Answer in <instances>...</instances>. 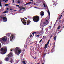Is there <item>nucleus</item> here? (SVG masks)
Masks as SVG:
<instances>
[{
	"label": "nucleus",
	"mask_w": 64,
	"mask_h": 64,
	"mask_svg": "<svg viewBox=\"0 0 64 64\" xmlns=\"http://www.w3.org/2000/svg\"><path fill=\"white\" fill-rule=\"evenodd\" d=\"M15 53L16 55H18L21 53L22 50L21 49L18 47H16L14 49Z\"/></svg>",
	"instance_id": "nucleus-1"
},
{
	"label": "nucleus",
	"mask_w": 64,
	"mask_h": 64,
	"mask_svg": "<svg viewBox=\"0 0 64 64\" xmlns=\"http://www.w3.org/2000/svg\"><path fill=\"white\" fill-rule=\"evenodd\" d=\"M0 51H1V52H0V54H5L7 52V47H4V48H2L1 50H0Z\"/></svg>",
	"instance_id": "nucleus-2"
},
{
	"label": "nucleus",
	"mask_w": 64,
	"mask_h": 64,
	"mask_svg": "<svg viewBox=\"0 0 64 64\" xmlns=\"http://www.w3.org/2000/svg\"><path fill=\"white\" fill-rule=\"evenodd\" d=\"M13 54L12 52H10L9 54L8 55V57L6 58L5 59V61H8L9 60V58H10L11 57L13 56Z\"/></svg>",
	"instance_id": "nucleus-3"
},
{
	"label": "nucleus",
	"mask_w": 64,
	"mask_h": 64,
	"mask_svg": "<svg viewBox=\"0 0 64 64\" xmlns=\"http://www.w3.org/2000/svg\"><path fill=\"white\" fill-rule=\"evenodd\" d=\"M32 19L35 22H37L39 20V17L38 16H36L33 17Z\"/></svg>",
	"instance_id": "nucleus-4"
},
{
	"label": "nucleus",
	"mask_w": 64,
	"mask_h": 64,
	"mask_svg": "<svg viewBox=\"0 0 64 64\" xmlns=\"http://www.w3.org/2000/svg\"><path fill=\"white\" fill-rule=\"evenodd\" d=\"M21 21L22 23L24 25H26V20H25L24 18H22Z\"/></svg>",
	"instance_id": "nucleus-5"
},
{
	"label": "nucleus",
	"mask_w": 64,
	"mask_h": 64,
	"mask_svg": "<svg viewBox=\"0 0 64 64\" xmlns=\"http://www.w3.org/2000/svg\"><path fill=\"white\" fill-rule=\"evenodd\" d=\"M2 20H4V22H6L7 21V18L6 17H5L4 16L2 18Z\"/></svg>",
	"instance_id": "nucleus-6"
},
{
	"label": "nucleus",
	"mask_w": 64,
	"mask_h": 64,
	"mask_svg": "<svg viewBox=\"0 0 64 64\" xmlns=\"http://www.w3.org/2000/svg\"><path fill=\"white\" fill-rule=\"evenodd\" d=\"M46 22H44L43 23L44 25V26H46L47 24H48L49 23V22H48V21L47 20H46Z\"/></svg>",
	"instance_id": "nucleus-7"
},
{
	"label": "nucleus",
	"mask_w": 64,
	"mask_h": 64,
	"mask_svg": "<svg viewBox=\"0 0 64 64\" xmlns=\"http://www.w3.org/2000/svg\"><path fill=\"white\" fill-rule=\"evenodd\" d=\"M40 16H42H42H44V12H41L40 13Z\"/></svg>",
	"instance_id": "nucleus-8"
},
{
	"label": "nucleus",
	"mask_w": 64,
	"mask_h": 64,
	"mask_svg": "<svg viewBox=\"0 0 64 64\" xmlns=\"http://www.w3.org/2000/svg\"><path fill=\"white\" fill-rule=\"evenodd\" d=\"M2 38V41H6L7 38L6 37H4Z\"/></svg>",
	"instance_id": "nucleus-9"
},
{
	"label": "nucleus",
	"mask_w": 64,
	"mask_h": 64,
	"mask_svg": "<svg viewBox=\"0 0 64 64\" xmlns=\"http://www.w3.org/2000/svg\"><path fill=\"white\" fill-rule=\"evenodd\" d=\"M14 35H12L10 37V41H12L13 40V38H14Z\"/></svg>",
	"instance_id": "nucleus-10"
},
{
	"label": "nucleus",
	"mask_w": 64,
	"mask_h": 64,
	"mask_svg": "<svg viewBox=\"0 0 64 64\" xmlns=\"http://www.w3.org/2000/svg\"><path fill=\"white\" fill-rule=\"evenodd\" d=\"M31 22V21L29 20H28L27 21V25H29L30 23Z\"/></svg>",
	"instance_id": "nucleus-11"
},
{
	"label": "nucleus",
	"mask_w": 64,
	"mask_h": 64,
	"mask_svg": "<svg viewBox=\"0 0 64 64\" xmlns=\"http://www.w3.org/2000/svg\"><path fill=\"white\" fill-rule=\"evenodd\" d=\"M48 44L47 43V44H45V47H44V48H47V47H48L47 46Z\"/></svg>",
	"instance_id": "nucleus-12"
},
{
	"label": "nucleus",
	"mask_w": 64,
	"mask_h": 64,
	"mask_svg": "<svg viewBox=\"0 0 64 64\" xmlns=\"http://www.w3.org/2000/svg\"><path fill=\"white\" fill-rule=\"evenodd\" d=\"M33 50L34 49V47H33V46H30V50Z\"/></svg>",
	"instance_id": "nucleus-13"
},
{
	"label": "nucleus",
	"mask_w": 64,
	"mask_h": 64,
	"mask_svg": "<svg viewBox=\"0 0 64 64\" xmlns=\"http://www.w3.org/2000/svg\"><path fill=\"white\" fill-rule=\"evenodd\" d=\"M46 48H44V51L46 52H47V50L46 49Z\"/></svg>",
	"instance_id": "nucleus-14"
},
{
	"label": "nucleus",
	"mask_w": 64,
	"mask_h": 64,
	"mask_svg": "<svg viewBox=\"0 0 64 64\" xmlns=\"http://www.w3.org/2000/svg\"><path fill=\"white\" fill-rule=\"evenodd\" d=\"M39 36H40V35L39 34H36L35 35V37H38V38H39Z\"/></svg>",
	"instance_id": "nucleus-15"
},
{
	"label": "nucleus",
	"mask_w": 64,
	"mask_h": 64,
	"mask_svg": "<svg viewBox=\"0 0 64 64\" xmlns=\"http://www.w3.org/2000/svg\"><path fill=\"white\" fill-rule=\"evenodd\" d=\"M10 34H6V36L8 37H10Z\"/></svg>",
	"instance_id": "nucleus-16"
},
{
	"label": "nucleus",
	"mask_w": 64,
	"mask_h": 64,
	"mask_svg": "<svg viewBox=\"0 0 64 64\" xmlns=\"http://www.w3.org/2000/svg\"><path fill=\"white\" fill-rule=\"evenodd\" d=\"M13 60L12 59V58H11V59L10 60V62L12 63V62H13Z\"/></svg>",
	"instance_id": "nucleus-17"
},
{
	"label": "nucleus",
	"mask_w": 64,
	"mask_h": 64,
	"mask_svg": "<svg viewBox=\"0 0 64 64\" xmlns=\"http://www.w3.org/2000/svg\"><path fill=\"white\" fill-rule=\"evenodd\" d=\"M34 34H37V32H34L33 33H32V35H34Z\"/></svg>",
	"instance_id": "nucleus-18"
},
{
	"label": "nucleus",
	"mask_w": 64,
	"mask_h": 64,
	"mask_svg": "<svg viewBox=\"0 0 64 64\" xmlns=\"http://www.w3.org/2000/svg\"><path fill=\"white\" fill-rule=\"evenodd\" d=\"M60 27H61V26H58V29H60Z\"/></svg>",
	"instance_id": "nucleus-19"
},
{
	"label": "nucleus",
	"mask_w": 64,
	"mask_h": 64,
	"mask_svg": "<svg viewBox=\"0 0 64 64\" xmlns=\"http://www.w3.org/2000/svg\"><path fill=\"white\" fill-rule=\"evenodd\" d=\"M27 3L28 4V5H29V4H31V3H32V4H33V3H32V2L31 3V2H28V3Z\"/></svg>",
	"instance_id": "nucleus-20"
},
{
	"label": "nucleus",
	"mask_w": 64,
	"mask_h": 64,
	"mask_svg": "<svg viewBox=\"0 0 64 64\" xmlns=\"http://www.w3.org/2000/svg\"><path fill=\"white\" fill-rule=\"evenodd\" d=\"M8 5H9V4H5L4 6H8Z\"/></svg>",
	"instance_id": "nucleus-21"
},
{
	"label": "nucleus",
	"mask_w": 64,
	"mask_h": 64,
	"mask_svg": "<svg viewBox=\"0 0 64 64\" xmlns=\"http://www.w3.org/2000/svg\"><path fill=\"white\" fill-rule=\"evenodd\" d=\"M48 14L49 15V16H50V12H49V10H48Z\"/></svg>",
	"instance_id": "nucleus-22"
},
{
	"label": "nucleus",
	"mask_w": 64,
	"mask_h": 64,
	"mask_svg": "<svg viewBox=\"0 0 64 64\" xmlns=\"http://www.w3.org/2000/svg\"><path fill=\"white\" fill-rule=\"evenodd\" d=\"M56 38H57V37L56 36H55L54 38V40H56Z\"/></svg>",
	"instance_id": "nucleus-23"
},
{
	"label": "nucleus",
	"mask_w": 64,
	"mask_h": 64,
	"mask_svg": "<svg viewBox=\"0 0 64 64\" xmlns=\"http://www.w3.org/2000/svg\"><path fill=\"white\" fill-rule=\"evenodd\" d=\"M59 22L58 23V24H60V23H61V20H60L59 21Z\"/></svg>",
	"instance_id": "nucleus-24"
},
{
	"label": "nucleus",
	"mask_w": 64,
	"mask_h": 64,
	"mask_svg": "<svg viewBox=\"0 0 64 64\" xmlns=\"http://www.w3.org/2000/svg\"><path fill=\"white\" fill-rule=\"evenodd\" d=\"M3 38H0V41H1V42H2V41H3Z\"/></svg>",
	"instance_id": "nucleus-25"
},
{
	"label": "nucleus",
	"mask_w": 64,
	"mask_h": 64,
	"mask_svg": "<svg viewBox=\"0 0 64 64\" xmlns=\"http://www.w3.org/2000/svg\"><path fill=\"white\" fill-rule=\"evenodd\" d=\"M43 4L44 6V8H45V7H46V6H45V4L44 3H43Z\"/></svg>",
	"instance_id": "nucleus-26"
},
{
	"label": "nucleus",
	"mask_w": 64,
	"mask_h": 64,
	"mask_svg": "<svg viewBox=\"0 0 64 64\" xmlns=\"http://www.w3.org/2000/svg\"><path fill=\"white\" fill-rule=\"evenodd\" d=\"M62 15H61L60 16L61 17H60L59 18V20H60L61 18V17H62Z\"/></svg>",
	"instance_id": "nucleus-27"
},
{
	"label": "nucleus",
	"mask_w": 64,
	"mask_h": 64,
	"mask_svg": "<svg viewBox=\"0 0 64 64\" xmlns=\"http://www.w3.org/2000/svg\"><path fill=\"white\" fill-rule=\"evenodd\" d=\"M22 62L24 64H26V62H25V61H22Z\"/></svg>",
	"instance_id": "nucleus-28"
},
{
	"label": "nucleus",
	"mask_w": 64,
	"mask_h": 64,
	"mask_svg": "<svg viewBox=\"0 0 64 64\" xmlns=\"http://www.w3.org/2000/svg\"><path fill=\"white\" fill-rule=\"evenodd\" d=\"M50 42V40H49L48 42H47V44H49V42Z\"/></svg>",
	"instance_id": "nucleus-29"
},
{
	"label": "nucleus",
	"mask_w": 64,
	"mask_h": 64,
	"mask_svg": "<svg viewBox=\"0 0 64 64\" xmlns=\"http://www.w3.org/2000/svg\"><path fill=\"white\" fill-rule=\"evenodd\" d=\"M46 54H44V57H45Z\"/></svg>",
	"instance_id": "nucleus-30"
},
{
	"label": "nucleus",
	"mask_w": 64,
	"mask_h": 64,
	"mask_svg": "<svg viewBox=\"0 0 64 64\" xmlns=\"http://www.w3.org/2000/svg\"><path fill=\"white\" fill-rule=\"evenodd\" d=\"M7 13V11H6L4 12H3L2 13Z\"/></svg>",
	"instance_id": "nucleus-31"
},
{
	"label": "nucleus",
	"mask_w": 64,
	"mask_h": 64,
	"mask_svg": "<svg viewBox=\"0 0 64 64\" xmlns=\"http://www.w3.org/2000/svg\"><path fill=\"white\" fill-rule=\"evenodd\" d=\"M49 51H50V50H48V54H49V53H50V52H49Z\"/></svg>",
	"instance_id": "nucleus-32"
},
{
	"label": "nucleus",
	"mask_w": 64,
	"mask_h": 64,
	"mask_svg": "<svg viewBox=\"0 0 64 64\" xmlns=\"http://www.w3.org/2000/svg\"><path fill=\"white\" fill-rule=\"evenodd\" d=\"M0 7H1L2 6V4L1 3H0Z\"/></svg>",
	"instance_id": "nucleus-33"
},
{
	"label": "nucleus",
	"mask_w": 64,
	"mask_h": 64,
	"mask_svg": "<svg viewBox=\"0 0 64 64\" xmlns=\"http://www.w3.org/2000/svg\"><path fill=\"white\" fill-rule=\"evenodd\" d=\"M18 3H19V4H20V0H18Z\"/></svg>",
	"instance_id": "nucleus-34"
},
{
	"label": "nucleus",
	"mask_w": 64,
	"mask_h": 64,
	"mask_svg": "<svg viewBox=\"0 0 64 64\" xmlns=\"http://www.w3.org/2000/svg\"><path fill=\"white\" fill-rule=\"evenodd\" d=\"M42 41V39H41L39 42V43H40Z\"/></svg>",
	"instance_id": "nucleus-35"
},
{
	"label": "nucleus",
	"mask_w": 64,
	"mask_h": 64,
	"mask_svg": "<svg viewBox=\"0 0 64 64\" xmlns=\"http://www.w3.org/2000/svg\"><path fill=\"white\" fill-rule=\"evenodd\" d=\"M52 36H53V35H51V36H50V38H52Z\"/></svg>",
	"instance_id": "nucleus-36"
},
{
	"label": "nucleus",
	"mask_w": 64,
	"mask_h": 64,
	"mask_svg": "<svg viewBox=\"0 0 64 64\" xmlns=\"http://www.w3.org/2000/svg\"><path fill=\"white\" fill-rule=\"evenodd\" d=\"M58 20H59V18L58 19H57V20H56V22H57V21H58Z\"/></svg>",
	"instance_id": "nucleus-37"
},
{
	"label": "nucleus",
	"mask_w": 64,
	"mask_h": 64,
	"mask_svg": "<svg viewBox=\"0 0 64 64\" xmlns=\"http://www.w3.org/2000/svg\"><path fill=\"white\" fill-rule=\"evenodd\" d=\"M16 7H19V6L18 5H16Z\"/></svg>",
	"instance_id": "nucleus-38"
},
{
	"label": "nucleus",
	"mask_w": 64,
	"mask_h": 64,
	"mask_svg": "<svg viewBox=\"0 0 64 64\" xmlns=\"http://www.w3.org/2000/svg\"><path fill=\"white\" fill-rule=\"evenodd\" d=\"M37 58V57L36 56H35L34 58V59H36Z\"/></svg>",
	"instance_id": "nucleus-39"
},
{
	"label": "nucleus",
	"mask_w": 64,
	"mask_h": 64,
	"mask_svg": "<svg viewBox=\"0 0 64 64\" xmlns=\"http://www.w3.org/2000/svg\"><path fill=\"white\" fill-rule=\"evenodd\" d=\"M45 37V36H43L42 39H44V38H45V37Z\"/></svg>",
	"instance_id": "nucleus-40"
},
{
	"label": "nucleus",
	"mask_w": 64,
	"mask_h": 64,
	"mask_svg": "<svg viewBox=\"0 0 64 64\" xmlns=\"http://www.w3.org/2000/svg\"><path fill=\"white\" fill-rule=\"evenodd\" d=\"M10 10H11L12 11V10H13V9H12V8H10Z\"/></svg>",
	"instance_id": "nucleus-41"
},
{
	"label": "nucleus",
	"mask_w": 64,
	"mask_h": 64,
	"mask_svg": "<svg viewBox=\"0 0 64 64\" xmlns=\"http://www.w3.org/2000/svg\"><path fill=\"white\" fill-rule=\"evenodd\" d=\"M30 38H31V37H32V34H31L30 36Z\"/></svg>",
	"instance_id": "nucleus-42"
},
{
	"label": "nucleus",
	"mask_w": 64,
	"mask_h": 64,
	"mask_svg": "<svg viewBox=\"0 0 64 64\" xmlns=\"http://www.w3.org/2000/svg\"><path fill=\"white\" fill-rule=\"evenodd\" d=\"M1 44H0V48H1Z\"/></svg>",
	"instance_id": "nucleus-43"
},
{
	"label": "nucleus",
	"mask_w": 64,
	"mask_h": 64,
	"mask_svg": "<svg viewBox=\"0 0 64 64\" xmlns=\"http://www.w3.org/2000/svg\"><path fill=\"white\" fill-rule=\"evenodd\" d=\"M12 1H13V3H14V0H12Z\"/></svg>",
	"instance_id": "nucleus-44"
},
{
	"label": "nucleus",
	"mask_w": 64,
	"mask_h": 64,
	"mask_svg": "<svg viewBox=\"0 0 64 64\" xmlns=\"http://www.w3.org/2000/svg\"><path fill=\"white\" fill-rule=\"evenodd\" d=\"M29 39H30V38H30V36H29L28 37Z\"/></svg>",
	"instance_id": "nucleus-45"
},
{
	"label": "nucleus",
	"mask_w": 64,
	"mask_h": 64,
	"mask_svg": "<svg viewBox=\"0 0 64 64\" xmlns=\"http://www.w3.org/2000/svg\"><path fill=\"white\" fill-rule=\"evenodd\" d=\"M22 9H25V8H22Z\"/></svg>",
	"instance_id": "nucleus-46"
},
{
	"label": "nucleus",
	"mask_w": 64,
	"mask_h": 64,
	"mask_svg": "<svg viewBox=\"0 0 64 64\" xmlns=\"http://www.w3.org/2000/svg\"><path fill=\"white\" fill-rule=\"evenodd\" d=\"M9 8H7V10H9Z\"/></svg>",
	"instance_id": "nucleus-47"
},
{
	"label": "nucleus",
	"mask_w": 64,
	"mask_h": 64,
	"mask_svg": "<svg viewBox=\"0 0 64 64\" xmlns=\"http://www.w3.org/2000/svg\"><path fill=\"white\" fill-rule=\"evenodd\" d=\"M2 63V62L1 61H0V64H1Z\"/></svg>",
	"instance_id": "nucleus-48"
},
{
	"label": "nucleus",
	"mask_w": 64,
	"mask_h": 64,
	"mask_svg": "<svg viewBox=\"0 0 64 64\" xmlns=\"http://www.w3.org/2000/svg\"><path fill=\"white\" fill-rule=\"evenodd\" d=\"M36 46H37V44L36 43Z\"/></svg>",
	"instance_id": "nucleus-49"
},
{
	"label": "nucleus",
	"mask_w": 64,
	"mask_h": 64,
	"mask_svg": "<svg viewBox=\"0 0 64 64\" xmlns=\"http://www.w3.org/2000/svg\"><path fill=\"white\" fill-rule=\"evenodd\" d=\"M30 1H32V2H33V0H30Z\"/></svg>",
	"instance_id": "nucleus-50"
},
{
	"label": "nucleus",
	"mask_w": 64,
	"mask_h": 64,
	"mask_svg": "<svg viewBox=\"0 0 64 64\" xmlns=\"http://www.w3.org/2000/svg\"><path fill=\"white\" fill-rule=\"evenodd\" d=\"M28 5L27 3L25 5Z\"/></svg>",
	"instance_id": "nucleus-51"
},
{
	"label": "nucleus",
	"mask_w": 64,
	"mask_h": 64,
	"mask_svg": "<svg viewBox=\"0 0 64 64\" xmlns=\"http://www.w3.org/2000/svg\"><path fill=\"white\" fill-rule=\"evenodd\" d=\"M43 33V32H42V31H41V33Z\"/></svg>",
	"instance_id": "nucleus-52"
},
{
	"label": "nucleus",
	"mask_w": 64,
	"mask_h": 64,
	"mask_svg": "<svg viewBox=\"0 0 64 64\" xmlns=\"http://www.w3.org/2000/svg\"><path fill=\"white\" fill-rule=\"evenodd\" d=\"M34 5H36L35 4V3H34Z\"/></svg>",
	"instance_id": "nucleus-53"
},
{
	"label": "nucleus",
	"mask_w": 64,
	"mask_h": 64,
	"mask_svg": "<svg viewBox=\"0 0 64 64\" xmlns=\"http://www.w3.org/2000/svg\"><path fill=\"white\" fill-rule=\"evenodd\" d=\"M37 50V48H35V50Z\"/></svg>",
	"instance_id": "nucleus-54"
},
{
	"label": "nucleus",
	"mask_w": 64,
	"mask_h": 64,
	"mask_svg": "<svg viewBox=\"0 0 64 64\" xmlns=\"http://www.w3.org/2000/svg\"><path fill=\"white\" fill-rule=\"evenodd\" d=\"M21 10H22V8H20V11H21Z\"/></svg>",
	"instance_id": "nucleus-55"
},
{
	"label": "nucleus",
	"mask_w": 64,
	"mask_h": 64,
	"mask_svg": "<svg viewBox=\"0 0 64 64\" xmlns=\"http://www.w3.org/2000/svg\"><path fill=\"white\" fill-rule=\"evenodd\" d=\"M36 48H37V46H36Z\"/></svg>",
	"instance_id": "nucleus-56"
},
{
	"label": "nucleus",
	"mask_w": 64,
	"mask_h": 64,
	"mask_svg": "<svg viewBox=\"0 0 64 64\" xmlns=\"http://www.w3.org/2000/svg\"><path fill=\"white\" fill-rule=\"evenodd\" d=\"M56 25V24H54V26H55Z\"/></svg>",
	"instance_id": "nucleus-57"
},
{
	"label": "nucleus",
	"mask_w": 64,
	"mask_h": 64,
	"mask_svg": "<svg viewBox=\"0 0 64 64\" xmlns=\"http://www.w3.org/2000/svg\"><path fill=\"white\" fill-rule=\"evenodd\" d=\"M25 19H26V20H27V18H25Z\"/></svg>",
	"instance_id": "nucleus-58"
},
{
	"label": "nucleus",
	"mask_w": 64,
	"mask_h": 64,
	"mask_svg": "<svg viewBox=\"0 0 64 64\" xmlns=\"http://www.w3.org/2000/svg\"><path fill=\"white\" fill-rule=\"evenodd\" d=\"M20 8V9L21 8V7H20L19 6V7H18Z\"/></svg>",
	"instance_id": "nucleus-59"
},
{
	"label": "nucleus",
	"mask_w": 64,
	"mask_h": 64,
	"mask_svg": "<svg viewBox=\"0 0 64 64\" xmlns=\"http://www.w3.org/2000/svg\"><path fill=\"white\" fill-rule=\"evenodd\" d=\"M1 2H2V0H0V3H1Z\"/></svg>",
	"instance_id": "nucleus-60"
},
{
	"label": "nucleus",
	"mask_w": 64,
	"mask_h": 64,
	"mask_svg": "<svg viewBox=\"0 0 64 64\" xmlns=\"http://www.w3.org/2000/svg\"><path fill=\"white\" fill-rule=\"evenodd\" d=\"M14 11H16V10H14Z\"/></svg>",
	"instance_id": "nucleus-61"
},
{
	"label": "nucleus",
	"mask_w": 64,
	"mask_h": 64,
	"mask_svg": "<svg viewBox=\"0 0 64 64\" xmlns=\"http://www.w3.org/2000/svg\"><path fill=\"white\" fill-rule=\"evenodd\" d=\"M5 1V2H6V3H7V2H6V1Z\"/></svg>",
	"instance_id": "nucleus-62"
},
{
	"label": "nucleus",
	"mask_w": 64,
	"mask_h": 64,
	"mask_svg": "<svg viewBox=\"0 0 64 64\" xmlns=\"http://www.w3.org/2000/svg\"><path fill=\"white\" fill-rule=\"evenodd\" d=\"M49 27H50V28H51V26H49Z\"/></svg>",
	"instance_id": "nucleus-63"
},
{
	"label": "nucleus",
	"mask_w": 64,
	"mask_h": 64,
	"mask_svg": "<svg viewBox=\"0 0 64 64\" xmlns=\"http://www.w3.org/2000/svg\"><path fill=\"white\" fill-rule=\"evenodd\" d=\"M27 48V46H26L25 48Z\"/></svg>",
	"instance_id": "nucleus-64"
}]
</instances>
